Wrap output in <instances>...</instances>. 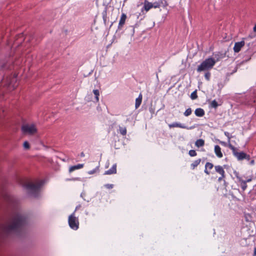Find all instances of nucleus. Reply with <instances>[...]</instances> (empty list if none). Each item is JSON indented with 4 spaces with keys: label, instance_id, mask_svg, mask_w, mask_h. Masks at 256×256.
Here are the masks:
<instances>
[{
    "label": "nucleus",
    "instance_id": "nucleus-41",
    "mask_svg": "<svg viewBox=\"0 0 256 256\" xmlns=\"http://www.w3.org/2000/svg\"><path fill=\"white\" fill-rule=\"evenodd\" d=\"M80 156L81 157H84V152H82L80 153Z\"/></svg>",
    "mask_w": 256,
    "mask_h": 256
},
{
    "label": "nucleus",
    "instance_id": "nucleus-20",
    "mask_svg": "<svg viewBox=\"0 0 256 256\" xmlns=\"http://www.w3.org/2000/svg\"><path fill=\"white\" fill-rule=\"evenodd\" d=\"M118 132L122 136H126V128L125 126H118Z\"/></svg>",
    "mask_w": 256,
    "mask_h": 256
},
{
    "label": "nucleus",
    "instance_id": "nucleus-47",
    "mask_svg": "<svg viewBox=\"0 0 256 256\" xmlns=\"http://www.w3.org/2000/svg\"><path fill=\"white\" fill-rule=\"evenodd\" d=\"M82 194H82H82H80L81 197L84 196V195H82Z\"/></svg>",
    "mask_w": 256,
    "mask_h": 256
},
{
    "label": "nucleus",
    "instance_id": "nucleus-26",
    "mask_svg": "<svg viewBox=\"0 0 256 256\" xmlns=\"http://www.w3.org/2000/svg\"><path fill=\"white\" fill-rule=\"evenodd\" d=\"M197 97H198V96L196 94V90L190 94V98H192V100H195L197 98Z\"/></svg>",
    "mask_w": 256,
    "mask_h": 256
},
{
    "label": "nucleus",
    "instance_id": "nucleus-46",
    "mask_svg": "<svg viewBox=\"0 0 256 256\" xmlns=\"http://www.w3.org/2000/svg\"><path fill=\"white\" fill-rule=\"evenodd\" d=\"M10 200L12 201V198H10Z\"/></svg>",
    "mask_w": 256,
    "mask_h": 256
},
{
    "label": "nucleus",
    "instance_id": "nucleus-23",
    "mask_svg": "<svg viewBox=\"0 0 256 256\" xmlns=\"http://www.w3.org/2000/svg\"><path fill=\"white\" fill-rule=\"evenodd\" d=\"M93 93L95 96V99L96 102H98L99 100L98 96H100V92L98 90H93Z\"/></svg>",
    "mask_w": 256,
    "mask_h": 256
},
{
    "label": "nucleus",
    "instance_id": "nucleus-14",
    "mask_svg": "<svg viewBox=\"0 0 256 256\" xmlns=\"http://www.w3.org/2000/svg\"><path fill=\"white\" fill-rule=\"evenodd\" d=\"M214 168H215L216 171L218 173L220 174L221 176H223L224 174H225L224 170L222 166H215Z\"/></svg>",
    "mask_w": 256,
    "mask_h": 256
},
{
    "label": "nucleus",
    "instance_id": "nucleus-42",
    "mask_svg": "<svg viewBox=\"0 0 256 256\" xmlns=\"http://www.w3.org/2000/svg\"><path fill=\"white\" fill-rule=\"evenodd\" d=\"M112 0H108V1H106V2L107 3V4H110Z\"/></svg>",
    "mask_w": 256,
    "mask_h": 256
},
{
    "label": "nucleus",
    "instance_id": "nucleus-19",
    "mask_svg": "<svg viewBox=\"0 0 256 256\" xmlns=\"http://www.w3.org/2000/svg\"><path fill=\"white\" fill-rule=\"evenodd\" d=\"M204 141L202 139H198L196 140L195 145L198 148L204 146Z\"/></svg>",
    "mask_w": 256,
    "mask_h": 256
},
{
    "label": "nucleus",
    "instance_id": "nucleus-2",
    "mask_svg": "<svg viewBox=\"0 0 256 256\" xmlns=\"http://www.w3.org/2000/svg\"><path fill=\"white\" fill-rule=\"evenodd\" d=\"M44 180L36 181L34 183H29L24 185V188L28 190V194L36 198L40 196V188L44 184Z\"/></svg>",
    "mask_w": 256,
    "mask_h": 256
},
{
    "label": "nucleus",
    "instance_id": "nucleus-17",
    "mask_svg": "<svg viewBox=\"0 0 256 256\" xmlns=\"http://www.w3.org/2000/svg\"><path fill=\"white\" fill-rule=\"evenodd\" d=\"M214 165L212 163L207 162L205 165L204 172L207 174H210V172L208 170V169L211 170L213 168Z\"/></svg>",
    "mask_w": 256,
    "mask_h": 256
},
{
    "label": "nucleus",
    "instance_id": "nucleus-38",
    "mask_svg": "<svg viewBox=\"0 0 256 256\" xmlns=\"http://www.w3.org/2000/svg\"><path fill=\"white\" fill-rule=\"evenodd\" d=\"M254 160H250V164L252 166V165H254Z\"/></svg>",
    "mask_w": 256,
    "mask_h": 256
},
{
    "label": "nucleus",
    "instance_id": "nucleus-45",
    "mask_svg": "<svg viewBox=\"0 0 256 256\" xmlns=\"http://www.w3.org/2000/svg\"><path fill=\"white\" fill-rule=\"evenodd\" d=\"M78 179H79V178H73L72 180H78Z\"/></svg>",
    "mask_w": 256,
    "mask_h": 256
},
{
    "label": "nucleus",
    "instance_id": "nucleus-29",
    "mask_svg": "<svg viewBox=\"0 0 256 256\" xmlns=\"http://www.w3.org/2000/svg\"><path fill=\"white\" fill-rule=\"evenodd\" d=\"M188 154L190 156H196V152L195 150H191L189 151Z\"/></svg>",
    "mask_w": 256,
    "mask_h": 256
},
{
    "label": "nucleus",
    "instance_id": "nucleus-37",
    "mask_svg": "<svg viewBox=\"0 0 256 256\" xmlns=\"http://www.w3.org/2000/svg\"><path fill=\"white\" fill-rule=\"evenodd\" d=\"M225 176V174H224L223 176H221L219 177L218 178V181H221L224 178Z\"/></svg>",
    "mask_w": 256,
    "mask_h": 256
},
{
    "label": "nucleus",
    "instance_id": "nucleus-18",
    "mask_svg": "<svg viewBox=\"0 0 256 256\" xmlns=\"http://www.w3.org/2000/svg\"><path fill=\"white\" fill-rule=\"evenodd\" d=\"M238 182L240 184L242 190L243 192H244L247 188L246 182H244V180L243 179L240 180Z\"/></svg>",
    "mask_w": 256,
    "mask_h": 256
},
{
    "label": "nucleus",
    "instance_id": "nucleus-11",
    "mask_svg": "<svg viewBox=\"0 0 256 256\" xmlns=\"http://www.w3.org/2000/svg\"><path fill=\"white\" fill-rule=\"evenodd\" d=\"M116 172V164H114L108 170L105 171L104 174H112Z\"/></svg>",
    "mask_w": 256,
    "mask_h": 256
},
{
    "label": "nucleus",
    "instance_id": "nucleus-44",
    "mask_svg": "<svg viewBox=\"0 0 256 256\" xmlns=\"http://www.w3.org/2000/svg\"><path fill=\"white\" fill-rule=\"evenodd\" d=\"M254 256H256V248H255L254 249Z\"/></svg>",
    "mask_w": 256,
    "mask_h": 256
},
{
    "label": "nucleus",
    "instance_id": "nucleus-6",
    "mask_svg": "<svg viewBox=\"0 0 256 256\" xmlns=\"http://www.w3.org/2000/svg\"><path fill=\"white\" fill-rule=\"evenodd\" d=\"M22 130L24 133L32 134L36 132V128L34 124H25L24 125Z\"/></svg>",
    "mask_w": 256,
    "mask_h": 256
},
{
    "label": "nucleus",
    "instance_id": "nucleus-9",
    "mask_svg": "<svg viewBox=\"0 0 256 256\" xmlns=\"http://www.w3.org/2000/svg\"><path fill=\"white\" fill-rule=\"evenodd\" d=\"M126 15L122 13L121 15L120 20H119L118 26V28L120 29L124 25L126 20Z\"/></svg>",
    "mask_w": 256,
    "mask_h": 256
},
{
    "label": "nucleus",
    "instance_id": "nucleus-1",
    "mask_svg": "<svg viewBox=\"0 0 256 256\" xmlns=\"http://www.w3.org/2000/svg\"><path fill=\"white\" fill-rule=\"evenodd\" d=\"M27 222L26 217L20 212H16L13 216L12 223L6 228L8 233L20 232Z\"/></svg>",
    "mask_w": 256,
    "mask_h": 256
},
{
    "label": "nucleus",
    "instance_id": "nucleus-5",
    "mask_svg": "<svg viewBox=\"0 0 256 256\" xmlns=\"http://www.w3.org/2000/svg\"><path fill=\"white\" fill-rule=\"evenodd\" d=\"M68 224L70 228L76 230L79 228V221L78 217L75 216L74 212H73L69 216L68 218Z\"/></svg>",
    "mask_w": 256,
    "mask_h": 256
},
{
    "label": "nucleus",
    "instance_id": "nucleus-28",
    "mask_svg": "<svg viewBox=\"0 0 256 256\" xmlns=\"http://www.w3.org/2000/svg\"><path fill=\"white\" fill-rule=\"evenodd\" d=\"M224 135H225V136L228 138V144H230V138H232V135H231V134H230L228 132H224Z\"/></svg>",
    "mask_w": 256,
    "mask_h": 256
},
{
    "label": "nucleus",
    "instance_id": "nucleus-30",
    "mask_svg": "<svg viewBox=\"0 0 256 256\" xmlns=\"http://www.w3.org/2000/svg\"><path fill=\"white\" fill-rule=\"evenodd\" d=\"M98 169V166L96 167L95 168L91 170H90L88 172V174H94V173H95Z\"/></svg>",
    "mask_w": 256,
    "mask_h": 256
},
{
    "label": "nucleus",
    "instance_id": "nucleus-27",
    "mask_svg": "<svg viewBox=\"0 0 256 256\" xmlns=\"http://www.w3.org/2000/svg\"><path fill=\"white\" fill-rule=\"evenodd\" d=\"M234 174L235 176L236 177V179L238 180V182H239L240 180L242 179V176H240L238 172H234Z\"/></svg>",
    "mask_w": 256,
    "mask_h": 256
},
{
    "label": "nucleus",
    "instance_id": "nucleus-31",
    "mask_svg": "<svg viewBox=\"0 0 256 256\" xmlns=\"http://www.w3.org/2000/svg\"><path fill=\"white\" fill-rule=\"evenodd\" d=\"M210 76V73L207 72L204 74V77L207 80H209Z\"/></svg>",
    "mask_w": 256,
    "mask_h": 256
},
{
    "label": "nucleus",
    "instance_id": "nucleus-7",
    "mask_svg": "<svg viewBox=\"0 0 256 256\" xmlns=\"http://www.w3.org/2000/svg\"><path fill=\"white\" fill-rule=\"evenodd\" d=\"M170 128H186V130H192L195 128L194 126H192L190 127L186 126L184 124H182L180 122H174L168 124Z\"/></svg>",
    "mask_w": 256,
    "mask_h": 256
},
{
    "label": "nucleus",
    "instance_id": "nucleus-15",
    "mask_svg": "<svg viewBox=\"0 0 256 256\" xmlns=\"http://www.w3.org/2000/svg\"><path fill=\"white\" fill-rule=\"evenodd\" d=\"M142 101V95L140 94L138 96L136 100L135 108H138L140 105Z\"/></svg>",
    "mask_w": 256,
    "mask_h": 256
},
{
    "label": "nucleus",
    "instance_id": "nucleus-35",
    "mask_svg": "<svg viewBox=\"0 0 256 256\" xmlns=\"http://www.w3.org/2000/svg\"><path fill=\"white\" fill-rule=\"evenodd\" d=\"M159 6H160V4L157 2L154 3L153 4V7L154 8H157L159 7Z\"/></svg>",
    "mask_w": 256,
    "mask_h": 256
},
{
    "label": "nucleus",
    "instance_id": "nucleus-39",
    "mask_svg": "<svg viewBox=\"0 0 256 256\" xmlns=\"http://www.w3.org/2000/svg\"><path fill=\"white\" fill-rule=\"evenodd\" d=\"M103 20H104V23L105 24V25L106 24V16H103Z\"/></svg>",
    "mask_w": 256,
    "mask_h": 256
},
{
    "label": "nucleus",
    "instance_id": "nucleus-10",
    "mask_svg": "<svg viewBox=\"0 0 256 256\" xmlns=\"http://www.w3.org/2000/svg\"><path fill=\"white\" fill-rule=\"evenodd\" d=\"M152 8H153V4L152 2L145 0L142 10H144L146 12H148Z\"/></svg>",
    "mask_w": 256,
    "mask_h": 256
},
{
    "label": "nucleus",
    "instance_id": "nucleus-43",
    "mask_svg": "<svg viewBox=\"0 0 256 256\" xmlns=\"http://www.w3.org/2000/svg\"><path fill=\"white\" fill-rule=\"evenodd\" d=\"M253 30L254 32H256V24L254 26Z\"/></svg>",
    "mask_w": 256,
    "mask_h": 256
},
{
    "label": "nucleus",
    "instance_id": "nucleus-12",
    "mask_svg": "<svg viewBox=\"0 0 256 256\" xmlns=\"http://www.w3.org/2000/svg\"><path fill=\"white\" fill-rule=\"evenodd\" d=\"M214 153L218 158H222L223 156L222 153L221 152V148L218 145L214 146Z\"/></svg>",
    "mask_w": 256,
    "mask_h": 256
},
{
    "label": "nucleus",
    "instance_id": "nucleus-34",
    "mask_svg": "<svg viewBox=\"0 0 256 256\" xmlns=\"http://www.w3.org/2000/svg\"><path fill=\"white\" fill-rule=\"evenodd\" d=\"M252 180V176H250L249 177L246 178V180H244V181L246 182H250Z\"/></svg>",
    "mask_w": 256,
    "mask_h": 256
},
{
    "label": "nucleus",
    "instance_id": "nucleus-48",
    "mask_svg": "<svg viewBox=\"0 0 256 256\" xmlns=\"http://www.w3.org/2000/svg\"><path fill=\"white\" fill-rule=\"evenodd\" d=\"M82 194H82H82H80L81 197L84 196V195H82Z\"/></svg>",
    "mask_w": 256,
    "mask_h": 256
},
{
    "label": "nucleus",
    "instance_id": "nucleus-21",
    "mask_svg": "<svg viewBox=\"0 0 256 256\" xmlns=\"http://www.w3.org/2000/svg\"><path fill=\"white\" fill-rule=\"evenodd\" d=\"M134 116H132V114H129L127 116V118L125 121V122H134Z\"/></svg>",
    "mask_w": 256,
    "mask_h": 256
},
{
    "label": "nucleus",
    "instance_id": "nucleus-22",
    "mask_svg": "<svg viewBox=\"0 0 256 256\" xmlns=\"http://www.w3.org/2000/svg\"><path fill=\"white\" fill-rule=\"evenodd\" d=\"M201 160L198 158L196 160H194L190 165L191 168L194 170L196 167L200 163Z\"/></svg>",
    "mask_w": 256,
    "mask_h": 256
},
{
    "label": "nucleus",
    "instance_id": "nucleus-33",
    "mask_svg": "<svg viewBox=\"0 0 256 256\" xmlns=\"http://www.w3.org/2000/svg\"><path fill=\"white\" fill-rule=\"evenodd\" d=\"M23 146L25 148H28L30 147L29 144L28 142L25 141L24 143Z\"/></svg>",
    "mask_w": 256,
    "mask_h": 256
},
{
    "label": "nucleus",
    "instance_id": "nucleus-24",
    "mask_svg": "<svg viewBox=\"0 0 256 256\" xmlns=\"http://www.w3.org/2000/svg\"><path fill=\"white\" fill-rule=\"evenodd\" d=\"M218 104L216 100H212L210 104V107L216 108L218 106Z\"/></svg>",
    "mask_w": 256,
    "mask_h": 256
},
{
    "label": "nucleus",
    "instance_id": "nucleus-32",
    "mask_svg": "<svg viewBox=\"0 0 256 256\" xmlns=\"http://www.w3.org/2000/svg\"><path fill=\"white\" fill-rule=\"evenodd\" d=\"M104 186L108 189H111L114 187V185L112 184H106Z\"/></svg>",
    "mask_w": 256,
    "mask_h": 256
},
{
    "label": "nucleus",
    "instance_id": "nucleus-25",
    "mask_svg": "<svg viewBox=\"0 0 256 256\" xmlns=\"http://www.w3.org/2000/svg\"><path fill=\"white\" fill-rule=\"evenodd\" d=\"M192 112V110L191 108H188L184 112V115L186 116H188L191 114Z\"/></svg>",
    "mask_w": 256,
    "mask_h": 256
},
{
    "label": "nucleus",
    "instance_id": "nucleus-4",
    "mask_svg": "<svg viewBox=\"0 0 256 256\" xmlns=\"http://www.w3.org/2000/svg\"><path fill=\"white\" fill-rule=\"evenodd\" d=\"M229 148L232 150L234 156L238 160H242L244 159L247 160H250V157L249 154H247L243 152H238L236 148H235L232 144H228Z\"/></svg>",
    "mask_w": 256,
    "mask_h": 256
},
{
    "label": "nucleus",
    "instance_id": "nucleus-36",
    "mask_svg": "<svg viewBox=\"0 0 256 256\" xmlns=\"http://www.w3.org/2000/svg\"><path fill=\"white\" fill-rule=\"evenodd\" d=\"M80 207H81V206H80V204L78 205V206H76V208H75V210H74V213H75V212H76L78 210Z\"/></svg>",
    "mask_w": 256,
    "mask_h": 256
},
{
    "label": "nucleus",
    "instance_id": "nucleus-40",
    "mask_svg": "<svg viewBox=\"0 0 256 256\" xmlns=\"http://www.w3.org/2000/svg\"><path fill=\"white\" fill-rule=\"evenodd\" d=\"M220 143L221 144H222V145H223V146H226V142H224L220 141Z\"/></svg>",
    "mask_w": 256,
    "mask_h": 256
},
{
    "label": "nucleus",
    "instance_id": "nucleus-3",
    "mask_svg": "<svg viewBox=\"0 0 256 256\" xmlns=\"http://www.w3.org/2000/svg\"><path fill=\"white\" fill-rule=\"evenodd\" d=\"M216 62V61L212 58H206L198 66L197 71L201 72L202 71L208 70L212 68Z\"/></svg>",
    "mask_w": 256,
    "mask_h": 256
},
{
    "label": "nucleus",
    "instance_id": "nucleus-8",
    "mask_svg": "<svg viewBox=\"0 0 256 256\" xmlns=\"http://www.w3.org/2000/svg\"><path fill=\"white\" fill-rule=\"evenodd\" d=\"M244 45V42L243 40L236 42L234 47V52H238Z\"/></svg>",
    "mask_w": 256,
    "mask_h": 256
},
{
    "label": "nucleus",
    "instance_id": "nucleus-13",
    "mask_svg": "<svg viewBox=\"0 0 256 256\" xmlns=\"http://www.w3.org/2000/svg\"><path fill=\"white\" fill-rule=\"evenodd\" d=\"M194 114L196 116L202 117L204 115V111L202 108H197L194 111Z\"/></svg>",
    "mask_w": 256,
    "mask_h": 256
},
{
    "label": "nucleus",
    "instance_id": "nucleus-16",
    "mask_svg": "<svg viewBox=\"0 0 256 256\" xmlns=\"http://www.w3.org/2000/svg\"><path fill=\"white\" fill-rule=\"evenodd\" d=\"M84 164H78L77 165L72 166L69 168V172H71L76 170L82 168L84 166Z\"/></svg>",
    "mask_w": 256,
    "mask_h": 256
}]
</instances>
